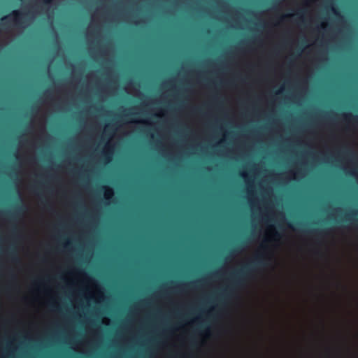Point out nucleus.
Returning a JSON list of instances; mask_svg holds the SVG:
<instances>
[{"mask_svg": "<svg viewBox=\"0 0 358 358\" xmlns=\"http://www.w3.org/2000/svg\"><path fill=\"white\" fill-rule=\"evenodd\" d=\"M267 257L264 252H258L254 259L241 269L231 274V283L220 294V304L226 299L232 298L236 291L243 287L251 274L258 268L267 266Z\"/></svg>", "mask_w": 358, "mask_h": 358, "instance_id": "nucleus-1", "label": "nucleus"}, {"mask_svg": "<svg viewBox=\"0 0 358 358\" xmlns=\"http://www.w3.org/2000/svg\"><path fill=\"white\" fill-rule=\"evenodd\" d=\"M23 13L19 10H13L10 15L1 18L2 21L1 27L3 29H7L10 27L9 20H12L15 24L21 26L22 24Z\"/></svg>", "mask_w": 358, "mask_h": 358, "instance_id": "nucleus-2", "label": "nucleus"}, {"mask_svg": "<svg viewBox=\"0 0 358 358\" xmlns=\"http://www.w3.org/2000/svg\"><path fill=\"white\" fill-rule=\"evenodd\" d=\"M26 210V207L22 205H17L15 206L13 210L9 213L10 220H15L22 217Z\"/></svg>", "mask_w": 358, "mask_h": 358, "instance_id": "nucleus-3", "label": "nucleus"}, {"mask_svg": "<svg viewBox=\"0 0 358 358\" xmlns=\"http://www.w3.org/2000/svg\"><path fill=\"white\" fill-rule=\"evenodd\" d=\"M346 221H353L355 226L358 229V210H352L345 217Z\"/></svg>", "mask_w": 358, "mask_h": 358, "instance_id": "nucleus-4", "label": "nucleus"}, {"mask_svg": "<svg viewBox=\"0 0 358 358\" xmlns=\"http://www.w3.org/2000/svg\"><path fill=\"white\" fill-rule=\"evenodd\" d=\"M102 188H103V189H104V195H105L106 199H111L112 196H113V189L110 187H107V186H103Z\"/></svg>", "mask_w": 358, "mask_h": 358, "instance_id": "nucleus-5", "label": "nucleus"}, {"mask_svg": "<svg viewBox=\"0 0 358 358\" xmlns=\"http://www.w3.org/2000/svg\"><path fill=\"white\" fill-rule=\"evenodd\" d=\"M343 118L346 120H353L355 122L358 123V116L352 115L350 113H345L342 115Z\"/></svg>", "mask_w": 358, "mask_h": 358, "instance_id": "nucleus-6", "label": "nucleus"}, {"mask_svg": "<svg viewBox=\"0 0 358 358\" xmlns=\"http://www.w3.org/2000/svg\"><path fill=\"white\" fill-rule=\"evenodd\" d=\"M303 231L304 232H307L308 234H316L318 236H320L325 232L324 230H322V229H309V230H303Z\"/></svg>", "mask_w": 358, "mask_h": 358, "instance_id": "nucleus-7", "label": "nucleus"}, {"mask_svg": "<svg viewBox=\"0 0 358 358\" xmlns=\"http://www.w3.org/2000/svg\"><path fill=\"white\" fill-rule=\"evenodd\" d=\"M343 153L346 156H348L349 158H350L352 161H355L357 159L356 154L352 150H348L343 152Z\"/></svg>", "mask_w": 358, "mask_h": 358, "instance_id": "nucleus-8", "label": "nucleus"}, {"mask_svg": "<svg viewBox=\"0 0 358 358\" xmlns=\"http://www.w3.org/2000/svg\"><path fill=\"white\" fill-rule=\"evenodd\" d=\"M103 157L106 162H108L111 159V152H103Z\"/></svg>", "mask_w": 358, "mask_h": 358, "instance_id": "nucleus-9", "label": "nucleus"}, {"mask_svg": "<svg viewBox=\"0 0 358 358\" xmlns=\"http://www.w3.org/2000/svg\"><path fill=\"white\" fill-rule=\"evenodd\" d=\"M53 0H43V6H47L52 3Z\"/></svg>", "mask_w": 358, "mask_h": 358, "instance_id": "nucleus-10", "label": "nucleus"}, {"mask_svg": "<svg viewBox=\"0 0 358 358\" xmlns=\"http://www.w3.org/2000/svg\"><path fill=\"white\" fill-rule=\"evenodd\" d=\"M10 255L12 257L13 261H18V258L15 252H10Z\"/></svg>", "mask_w": 358, "mask_h": 358, "instance_id": "nucleus-11", "label": "nucleus"}, {"mask_svg": "<svg viewBox=\"0 0 358 358\" xmlns=\"http://www.w3.org/2000/svg\"><path fill=\"white\" fill-rule=\"evenodd\" d=\"M332 11L334 13L335 15L341 16L340 13L337 11L336 8L334 7L331 8Z\"/></svg>", "mask_w": 358, "mask_h": 358, "instance_id": "nucleus-12", "label": "nucleus"}, {"mask_svg": "<svg viewBox=\"0 0 358 358\" xmlns=\"http://www.w3.org/2000/svg\"><path fill=\"white\" fill-rule=\"evenodd\" d=\"M196 282H189V283H188V284H186V285H185V286H187V287H192V286H193Z\"/></svg>", "mask_w": 358, "mask_h": 358, "instance_id": "nucleus-13", "label": "nucleus"}, {"mask_svg": "<svg viewBox=\"0 0 358 358\" xmlns=\"http://www.w3.org/2000/svg\"><path fill=\"white\" fill-rule=\"evenodd\" d=\"M240 176H241V177H243V178H246V176H247V175H246L245 173H240Z\"/></svg>", "mask_w": 358, "mask_h": 358, "instance_id": "nucleus-14", "label": "nucleus"}, {"mask_svg": "<svg viewBox=\"0 0 358 358\" xmlns=\"http://www.w3.org/2000/svg\"><path fill=\"white\" fill-rule=\"evenodd\" d=\"M261 248H262V250H265L267 248H266V246L265 245H261Z\"/></svg>", "mask_w": 358, "mask_h": 358, "instance_id": "nucleus-15", "label": "nucleus"}, {"mask_svg": "<svg viewBox=\"0 0 358 358\" xmlns=\"http://www.w3.org/2000/svg\"><path fill=\"white\" fill-rule=\"evenodd\" d=\"M70 245H71V243H70V242H67V243L65 244V245H64V246H65L66 248H68L69 246H70Z\"/></svg>", "mask_w": 358, "mask_h": 358, "instance_id": "nucleus-16", "label": "nucleus"}, {"mask_svg": "<svg viewBox=\"0 0 358 358\" xmlns=\"http://www.w3.org/2000/svg\"><path fill=\"white\" fill-rule=\"evenodd\" d=\"M16 231H17V229L15 227H14L13 230V234H15Z\"/></svg>", "mask_w": 358, "mask_h": 358, "instance_id": "nucleus-17", "label": "nucleus"}, {"mask_svg": "<svg viewBox=\"0 0 358 358\" xmlns=\"http://www.w3.org/2000/svg\"><path fill=\"white\" fill-rule=\"evenodd\" d=\"M111 127H112V126L108 125V126L107 127L106 131H109V130H110V129Z\"/></svg>", "mask_w": 358, "mask_h": 358, "instance_id": "nucleus-18", "label": "nucleus"}, {"mask_svg": "<svg viewBox=\"0 0 358 358\" xmlns=\"http://www.w3.org/2000/svg\"><path fill=\"white\" fill-rule=\"evenodd\" d=\"M287 17H288V15H283V16L281 17V20H283L284 18Z\"/></svg>", "mask_w": 358, "mask_h": 358, "instance_id": "nucleus-19", "label": "nucleus"}, {"mask_svg": "<svg viewBox=\"0 0 358 358\" xmlns=\"http://www.w3.org/2000/svg\"><path fill=\"white\" fill-rule=\"evenodd\" d=\"M281 92H282L281 90H278L276 92V94H278L281 93Z\"/></svg>", "mask_w": 358, "mask_h": 358, "instance_id": "nucleus-20", "label": "nucleus"}, {"mask_svg": "<svg viewBox=\"0 0 358 358\" xmlns=\"http://www.w3.org/2000/svg\"><path fill=\"white\" fill-rule=\"evenodd\" d=\"M40 187H41L40 186H36V187H35V189H40Z\"/></svg>", "mask_w": 358, "mask_h": 358, "instance_id": "nucleus-21", "label": "nucleus"}, {"mask_svg": "<svg viewBox=\"0 0 358 358\" xmlns=\"http://www.w3.org/2000/svg\"><path fill=\"white\" fill-rule=\"evenodd\" d=\"M275 236L278 237V236H279V234L276 232V233L275 234Z\"/></svg>", "mask_w": 358, "mask_h": 358, "instance_id": "nucleus-22", "label": "nucleus"}, {"mask_svg": "<svg viewBox=\"0 0 358 358\" xmlns=\"http://www.w3.org/2000/svg\"><path fill=\"white\" fill-rule=\"evenodd\" d=\"M239 248V246L236 247L234 250H238Z\"/></svg>", "mask_w": 358, "mask_h": 358, "instance_id": "nucleus-23", "label": "nucleus"}, {"mask_svg": "<svg viewBox=\"0 0 358 358\" xmlns=\"http://www.w3.org/2000/svg\"><path fill=\"white\" fill-rule=\"evenodd\" d=\"M51 306H52V307H55V303H51Z\"/></svg>", "mask_w": 358, "mask_h": 358, "instance_id": "nucleus-24", "label": "nucleus"}]
</instances>
